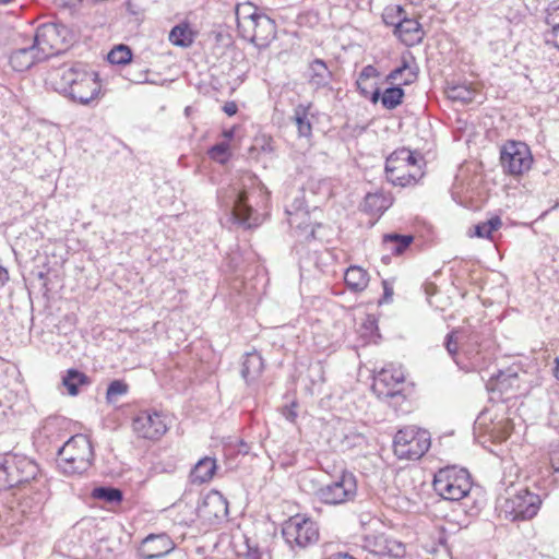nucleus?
<instances>
[{"instance_id":"f257e3e1","label":"nucleus","mask_w":559,"mask_h":559,"mask_svg":"<svg viewBox=\"0 0 559 559\" xmlns=\"http://www.w3.org/2000/svg\"><path fill=\"white\" fill-rule=\"evenodd\" d=\"M47 81L55 91L82 105H88L100 93L98 74L81 63L50 71Z\"/></svg>"},{"instance_id":"f03ea898","label":"nucleus","mask_w":559,"mask_h":559,"mask_svg":"<svg viewBox=\"0 0 559 559\" xmlns=\"http://www.w3.org/2000/svg\"><path fill=\"white\" fill-rule=\"evenodd\" d=\"M267 191L255 176L242 178V190L236 195L233 205L234 219L246 228L257 227L262 223L258 212L267 201Z\"/></svg>"},{"instance_id":"7ed1b4c3","label":"nucleus","mask_w":559,"mask_h":559,"mask_svg":"<svg viewBox=\"0 0 559 559\" xmlns=\"http://www.w3.org/2000/svg\"><path fill=\"white\" fill-rule=\"evenodd\" d=\"M94 460V451L85 435L71 437L58 451V467L67 476L84 474Z\"/></svg>"},{"instance_id":"20e7f679","label":"nucleus","mask_w":559,"mask_h":559,"mask_svg":"<svg viewBox=\"0 0 559 559\" xmlns=\"http://www.w3.org/2000/svg\"><path fill=\"white\" fill-rule=\"evenodd\" d=\"M38 472V465L23 454H0V491L35 479Z\"/></svg>"},{"instance_id":"39448f33","label":"nucleus","mask_w":559,"mask_h":559,"mask_svg":"<svg viewBox=\"0 0 559 559\" xmlns=\"http://www.w3.org/2000/svg\"><path fill=\"white\" fill-rule=\"evenodd\" d=\"M417 155L408 148L394 151L385 162V176L394 186L407 187L417 183L423 173Z\"/></svg>"},{"instance_id":"423d86ee","label":"nucleus","mask_w":559,"mask_h":559,"mask_svg":"<svg viewBox=\"0 0 559 559\" xmlns=\"http://www.w3.org/2000/svg\"><path fill=\"white\" fill-rule=\"evenodd\" d=\"M435 491L444 500L459 501L468 496L472 489L471 476L467 469L447 466L439 469L433 478Z\"/></svg>"},{"instance_id":"0eeeda50","label":"nucleus","mask_w":559,"mask_h":559,"mask_svg":"<svg viewBox=\"0 0 559 559\" xmlns=\"http://www.w3.org/2000/svg\"><path fill=\"white\" fill-rule=\"evenodd\" d=\"M430 448V435L427 430L414 426L400 429L394 436L393 450L399 459L418 460Z\"/></svg>"},{"instance_id":"6e6552de","label":"nucleus","mask_w":559,"mask_h":559,"mask_svg":"<svg viewBox=\"0 0 559 559\" xmlns=\"http://www.w3.org/2000/svg\"><path fill=\"white\" fill-rule=\"evenodd\" d=\"M357 479L350 472L343 471L337 477L322 485L316 492L317 498L328 506H341L355 500Z\"/></svg>"},{"instance_id":"1a4fd4ad","label":"nucleus","mask_w":559,"mask_h":559,"mask_svg":"<svg viewBox=\"0 0 559 559\" xmlns=\"http://www.w3.org/2000/svg\"><path fill=\"white\" fill-rule=\"evenodd\" d=\"M70 31L57 23H45L37 27L33 44L39 57L47 59L63 52L69 44Z\"/></svg>"},{"instance_id":"9d476101","label":"nucleus","mask_w":559,"mask_h":559,"mask_svg":"<svg viewBox=\"0 0 559 559\" xmlns=\"http://www.w3.org/2000/svg\"><path fill=\"white\" fill-rule=\"evenodd\" d=\"M282 535L292 549H305L319 539L316 522L301 514H296L284 522Z\"/></svg>"},{"instance_id":"9b49d317","label":"nucleus","mask_w":559,"mask_h":559,"mask_svg":"<svg viewBox=\"0 0 559 559\" xmlns=\"http://www.w3.org/2000/svg\"><path fill=\"white\" fill-rule=\"evenodd\" d=\"M404 381L403 369L388 365L374 376L371 389L379 399H389L392 405H399L405 401V395L402 393Z\"/></svg>"},{"instance_id":"f8f14e48","label":"nucleus","mask_w":559,"mask_h":559,"mask_svg":"<svg viewBox=\"0 0 559 559\" xmlns=\"http://www.w3.org/2000/svg\"><path fill=\"white\" fill-rule=\"evenodd\" d=\"M500 163L504 173L520 176L528 171L533 164L530 147L518 141H508L500 151Z\"/></svg>"},{"instance_id":"ddd939ff","label":"nucleus","mask_w":559,"mask_h":559,"mask_svg":"<svg viewBox=\"0 0 559 559\" xmlns=\"http://www.w3.org/2000/svg\"><path fill=\"white\" fill-rule=\"evenodd\" d=\"M542 504L538 495L527 489L520 490L513 497L506 500L504 512L512 521H525L533 519Z\"/></svg>"},{"instance_id":"4468645a","label":"nucleus","mask_w":559,"mask_h":559,"mask_svg":"<svg viewBox=\"0 0 559 559\" xmlns=\"http://www.w3.org/2000/svg\"><path fill=\"white\" fill-rule=\"evenodd\" d=\"M134 433L142 439L159 440L168 430L165 416L156 411H140L132 419Z\"/></svg>"},{"instance_id":"2eb2a0df","label":"nucleus","mask_w":559,"mask_h":559,"mask_svg":"<svg viewBox=\"0 0 559 559\" xmlns=\"http://www.w3.org/2000/svg\"><path fill=\"white\" fill-rule=\"evenodd\" d=\"M454 362L465 371H475L486 367L488 362L487 354L481 349L476 338H469L462 346L461 357L454 358Z\"/></svg>"},{"instance_id":"dca6fc26","label":"nucleus","mask_w":559,"mask_h":559,"mask_svg":"<svg viewBox=\"0 0 559 559\" xmlns=\"http://www.w3.org/2000/svg\"><path fill=\"white\" fill-rule=\"evenodd\" d=\"M198 511L201 518L210 522L221 521L228 515V502L219 491L212 490L205 496Z\"/></svg>"},{"instance_id":"f3484780","label":"nucleus","mask_w":559,"mask_h":559,"mask_svg":"<svg viewBox=\"0 0 559 559\" xmlns=\"http://www.w3.org/2000/svg\"><path fill=\"white\" fill-rule=\"evenodd\" d=\"M174 548L175 544L166 533L150 534L142 542L141 554L144 559H158Z\"/></svg>"},{"instance_id":"a211bd4d","label":"nucleus","mask_w":559,"mask_h":559,"mask_svg":"<svg viewBox=\"0 0 559 559\" xmlns=\"http://www.w3.org/2000/svg\"><path fill=\"white\" fill-rule=\"evenodd\" d=\"M243 19L253 29L252 41L263 45L275 37L276 25L269 16L253 12Z\"/></svg>"},{"instance_id":"6ab92c4d","label":"nucleus","mask_w":559,"mask_h":559,"mask_svg":"<svg viewBox=\"0 0 559 559\" xmlns=\"http://www.w3.org/2000/svg\"><path fill=\"white\" fill-rule=\"evenodd\" d=\"M396 28L394 33L406 44L414 45L420 43L424 36L418 21L406 17V14L402 19L397 20Z\"/></svg>"},{"instance_id":"aec40b11","label":"nucleus","mask_w":559,"mask_h":559,"mask_svg":"<svg viewBox=\"0 0 559 559\" xmlns=\"http://www.w3.org/2000/svg\"><path fill=\"white\" fill-rule=\"evenodd\" d=\"M45 60L39 57V51L32 46L15 49L10 56L11 67L19 72L28 70L35 62Z\"/></svg>"},{"instance_id":"412c9836","label":"nucleus","mask_w":559,"mask_h":559,"mask_svg":"<svg viewBox=\"0 0 559 559\" xmlns=\"http://www.w3.org/2000/svg\"><path fill=\"white\" fill-rule=\"evenodd\" d=\"M263 369L264 361L260 353L252 350L245 355L241 376L248 384L258 380Z\"/></svg>"},{"instance_id":"4be33fe9","label":"nucleus","mask_w":559,"mask_h":559,"mask_svg":"<svg viewBox=\"0 0 559 559\" xmlns=\"http://www.w3.org/2000/svg\"><path fill=\"white\" fill-rule=\"evenodd\" d=\"M403 98L404 90L400 85L388 87L383 93L380 92V88H376L370 96L371 103L376 104L381 100L382 106L389 110L395 109L400 106Z\"/></svg>"},{"instance_id":"5701e85b","label":"nucleus","mask_w":559,"mask_h":559,"mask_svg":"<svg viewBox=\"0 0 559 559\" xmlns=\"http://www.w3.org/2000/svg\"><path fill=\"white\" fill-rule=\"evenodd\" d=\"M344 282L350 292L361 293L368 286L369 274L358 265H350L344 274Z\"/></svg>"},{"instance_id":"b1692460","label":"nucleus","mask_w":559,"mask_h":559,"mask_svg":"<svg viewBox=\"0 0 559 559\" xmlns=\"http://www.w3.org/2000/svg\"><path fill=\"white\" fill-rule=\"evenodd\" d=\"M332 81V72L321 59H314L309 66V83L316 88L326 87Z\"/></svg>"},{"instance_id":"393cba45","label":"nucleus","mask_w":559,"mask_h":559,"mask_svg":"<svg viewBox=\"0 0 559 559\" xmlns=\"http://www.w3.org/2000/svg\"><path fill=\"white\" fill-rule=\"evenodd\" d=\"M217 468L216 460L210 456L201 459L192 468L190 478L193 484H204L210 481Z\"/></svg>"},{"instance_id":"a878e982","label":"nucleus","mask_w":559,"mask_h":559,"mask_svg":"<svg viewBox=\"0 0 559 559\" xmlns=\"http://www.w3.org/2000/svg\"><path fill=\"white\" fill-rule=\"evenodd\" d=\"M417 79V67H412L406 57L402 58V63L396 69L392 70L386 76L388 81L400 82V85H408Z\"/></svg>"},{"instance_id":"bb28decb","label":"nucleus","mask_w":559,"mask_h":559,"mask_svg":"<svg viewBox=\"0 0 559 559\" xmlns=\"http://www.w3.org/2000/svg\"><path fill=\"white\" fill-rule=\"evenodd\" d=\"M195 33L187 23L174 26L169 33V41L178 47H190L194 41Z\"/></svg>"},{"instance_id":"cd10ccee","label":"nucleus","mask_w":559,"mask_h":559,"mask_svg":"<svg viewBox=\"0 0 559 559\" xmlns=\"http://www.w3.org/2000/svg\"><path fill=\"white\" fill-rule=\"evenodd\" d=\"M311 104H299L294 109L293 120L297 127L299 136L309 138L312 134V124L309 120Z\"/></svg>"},{"instance_id":"c85d7f7f","label":"nucleus","mask_w":559,"mask_h":559,"mask_svg":"<svg viewBox=\"0 0 559 559\" xmlns=\"http://www.w3.org/2000/svg\"><path fill=\"white\" fill-rule=\"evenodd\" d=\"M447 94L448 97L454 102L468 104L475 99L477 91L472 86V84L462 83L449 85L447 88Z\"/></svg>"},{"instance_id":"c756f323","label":"nucleus","mask_w":559,"mask_h":559,"mask_svg":"<svg viewBox=\"0 0 559 559\" xmlns=\"http://www.w3.org/2000/svg\"><path fill=\"white\" fill-rule=\"evenodd\" d=\"M412 235L385 234L383 236V245L385 249L394 254H402L413 242Z\"/></svg>"},{"instance_id":"7c9ffc66","label":"nucleus","mask_w":559,"mask_h":559,"mask_svg":"<svg viewBox=\"0 0 559 559\" xmlns=\"http://www.w3.org/2000/svg\"><path fill=\"white\" fill-rule=\"evenodd\" d=\"M62 382L70 395H76L79 393V385L88 383V378L79 370L69 369Z\"/></svg>"},{"instance_id":"2f4dec72","label":"nucleus","mask_w":559,"mask_h":559,"mask_svg":"<svg viewBox=\"0 0 559 559\" xmlns=\"http://www.w3.org/2000/svg\"><path fill=\"white\" fill-rule=\"evenodd\" d=\"M386 209L385 205V199L378 193H368L365 197L364 203H362V210L366 213L376 215V214H382Z\"/></svg>"},{"instance_id":"473e14b6","label":"nucleus","mask_w":559,"mask_h":559,"mask_svg":"<svg viewBox=\"0 0 559 559\" xmlns=\"http://www.w3.org/2000/svg\"><path fill=\"white\" fill-rule=\"evenodd\" d=\"M92 496L95 499L104 500L108 503H118L122 500L121 490L114 487H96Z\"/></svg>"},{"instance_id":"72a5a7b5","label":"nucleus","mask_w":559,"mask_h":559,"mask_svg":"<svg viewBox=\"0 0 559 559\" xmlns=\"http://www.w3.org/2000/svg\"><path fill=\"white\" fill-rule=\"evenodd\" d=\"M502 225L500 217L495 216L487 222L479 223L475 226V235L480 238H490L492 233Z\"/></svg>"},{"instance_id":"f704fd0d","label":"nucleus","mask_w":559,"mask_h":559,"mask_svg":"<svg viewBox=\"0 0 559 559\" xmlns=\"http://www.w3.org/2000/svg\"><path fill=\"white\" fill-rule=\"evenodd\" d=\"M107 58L112 64H126L131 61L132 52L128 46L119 45L110 50Z\"/></svg>"},{"instance_id":"c9c22d12","label":"nucleus","mask_w":559,"mask_h":559,"mask_svg":"<svg viewBox=\"0 0 559 559\" xmlns=\"http://www.w3.org/2000/svg\"><path fill=\"white\" fill-rule=\"evenodd\" d=\"M129 385L122 380H114L109 383L106 391V400L114 403L119 396L128 393Z\"/></svg>"},{"instance_id":"e433bc0d","label":"nucleus","mask_w":559,"mask_h":559,"mask_svg":"<svg viewBox=\"0 0 559 559\" xmlns=\"http://www.w3.org/2000/svg\"><path fill=\"white\" fill-rule=\"evenodd\" d=\"M518 381L519 379L515 372H499L495 381V389L502 393L507 391L509 386L512 388L514 384L518 385Z\"/></svg>"},{"instance_id":"4c0bfd02","label":"nucleus","mask_w":559,"mask_h":559,"mask_svg":"<svg viewBox=\"0 0 559 559\" xmlns=\"http://www.w3.org/2000/svg\"><path fill=\"white\" fill-rule=\"evenodd\" d=\"M510 431L511 430L508 420H500L493 424L492 428H490V430L487 432L492 439L501 442L509 437Z\"/></svg>"},{"instance_id":"58836bf2","label":"nucleus","mask_w":559,"mask_h":559,"mask_svg":"<svg viewBox=\"0 0 559 559\" xmlns=\"http://www.w3.org/2000/svg\"><path fill=\"white\" fill-rule=\"evenodd\" d=\"M404 14H405V11L401 5L386 8L382 15L383 22L386 25L394 26V29H395L397 20L402 19Z\"/></svg>"},{"instance_id":"ea45409f","label":"nucleus","mask_w":559,"mask_h":559,"mask_svg":"<svg viewBox=\"0 0 559 559\" xmlns=\"http://www.w3.org/2000/svg\"><path fill=\"white\" fill-rule=\"evenodd\" d=\"M378 75H379L378 70L373 66L368 64L362 68L361 72L359 74V78L357 80V85H358V88L360 90L361 94L367 95V90L362 86L364 82H366L367 80H369L371 78H376Z\"/></svg>"},{"instance_id":"a19ab883","label":"nucleus","mask_w":559,"mask_h":559,"mask_svg":"<svg viewBox=\"0 0 559 559\" xmlns=\"http://www.w3.org/2000/svg\"><path fill=\"white\" fill-rule=\"evenodd\" d=\"M228 148L227 143H218L209 151V154L211 158L224 163L227 159Z\"/></svg>"},{"instance_id":"79ce46f5","label":"nucleus","mask_w":559,"mask_h":559,"mask_svg":"<svg viewBox=\"0 0 559 559\" xmlns=\"http://www.w3.org/2000/svg\"><path fill=\"white\" fill-rule=\"evenodd\" d=\"M445 348L449 355L454 358H460L461 353L457 352V341L454 340V332L449 333L445 337Z\"/></svg>"},{"instance_id":"37998d69","label":"nucleus","mask_w":559,"mask_h":559,"mask_svg":"<svg viewBox=\"0 0 559 559\" xmlns=\"http://www.w3.org/2000/svg\"><path fill=\"white\" fill-rule=\"evenodd\" d=\"M286 214L288 215V223L290 226H294V225H297L299 226V222H298V217L301 216H306L307 215V212H302L300 210V207H296L295 209V212H293L290 209H286Z\"/></svg>"},{"instance_id":"c03bdc74","label":"nucleus","mask_w":559,"mask_h":559,"mask_svg":"<svg viewBox=\"0 0 559 559\" xmlns=\"http://www.w3.org/2000/svg\"><path fill=\"white\" fill-rule=\"evenodd\" d=\"M548 23L552 26V34L556 38V47L559 49V22L556 21V16H551Z\"/></svg>"},{"instance_id":"a18cd8bd","label":"nucleus","mask_w":559,"mask_h":559,"mask_svg":"<svg viewBox=\"0 0 559 559\" xmlns=\"http://www.w3.org/2000/svg\"><path fill=\"white\" fill-rule=\"evenodd\" d=\"M223 110L227 116L230 117L237 112L238 107L235 102H227V103H225Z\"/></svg>"},{"instance_id":"49530a36","label":"nucleus","mask_w":559,"mask_h":559,"mask_svg":"<svg viewBox=\"0 0 559 559\" xmlns=\"http://www.w3.org/2000/svg\"><path fill=\"white\" fill-rule=\"evenodd\" d=\"M284 417L289 421H295L297 417V413L295 411V404H293L290 407H286L283 412Z\"/></svg>"},{"instance_id":"de8ad7c7","label":"nucleus","mask_w":559,"mask_h":559,"mask_svg":"<svg viewBox=\"0 0 559 559\" xmlns=\"http://www.w3.org/2000/svg\"><path fill=\"white\" fill-rule=\"evenodd\" d=\"M550 462L554 472L559 473V449L552 451Z\"/></svg>"},{"instance_id":"09e8293b","label":"nucleus","mask_w":559,"mask_h":559,"mask_svg":"<svg viewBox=\"0 0 559 559\" xmlns=\"http://www.w3.org/2000/svg\"><path fill=\"white\" fill-rule=\"evenodd\" d=\"M383 301L389 302L392 299L393 296V288L389 286L386 281H383Z\"/></svg>"},{"instance_id":"8fccbe9b","label":"nucleus","mask_w":559,"mask_h":559,"mask_svg":"<svg viewBox=\"0 0 559 559\" xmlns=\"http://www.w3.org/2000/svg\"><path fill=\"white\" fill-rule=\"evenodd\" d=\"M395 548H396L395 550L393 548H389V554L394 557H402L405 552L403 545L396 544Z\"/></svg>"},{"instance_id":"3c124183","label":"nucleus","mask_w":559,"mask_h":559,"mask_svg":"<svg viewBox=\"0 0 559 559\" xmlns=\"http://www.w3.org/2000/svg\"><path fill=\"white\" fill-rule=\"evenodd\" d=\"M326 559H356L353 556L346 552H335L331 554Z\"/></svg>"},{"instance_id":"603ef678","label":"nucleus","mask_w":559,"mask_h":559,"mask_svg":"<svg viewBox=\"0 0 559 559\" xmlns=\"http://www.w3.org/2000/svg\"><path fill=\"white\" fill-rule=\"evenodd\" d=\"M9 280V273L7 269L0 266V287H2Z\"/></svg>"},{"instance_id":"864d4df0","label":"nucleus","mask_w":559,"mask_h":559,"mask_svg":"<svg viewBox=\"0 0 559 559\" xmlns=\"http://www.w3.org/2000/svg\"><path fill=\"white\" fill-rule=\"evenodd\" d=\"M365 442V437L360 433L353 436V445H360Z\"/></svg>"},{"instance_id":"5fc2aeb1","label":"nucleus","mask_w":559,"mask_h":559,"mask_svg":"<svg viewBox=\"0 0 559 559\" xmlns=\"http://www.w3.org/2000/svg\"><path fill=\"white\" fill-rule=\"evenodd\" d=\"M248 559H261V555L258 551H249L247 555Z\"/></svg>"},{"instance_id":"6e6d98bb","label":"nucleus","mask_w":559,"mask_h":559,"mask_svg":"<svg viewBox=\"0 0 559 559\" xmlns=\"http://www.w3.org/2000/svg\"><path fill=\"white\" fill-rule=\"evenodd\" d=\"M554 374L557 378V380H559V358H556V367L554 370Z\"/></svg>"},{"instance_id":"4d7b16f0","label":"nucleus","mask_w":559,"mask_h":559,"mask_svg":"<svg viewBox=\"0 0 559 559\" xmlns=\"http://www.w3.org/2000/svg\"><path fill=\"white\" fill-rule=\"evenodd\" d=\"M224 134H225V136H227V138H231V136H233V131H231V130H229V131H225V133H224Z\"/></svg>"},{"instance_id":"13d9d810","label":"nucleus","mask_w":559,"mask_h":559,"mask_svg":"<svg viewBox=\"0 0 559 559\" xmlns=\"http://www.w3.org/2000/svg\"><path fill=\"white\" fill-rule=\"evenodd\" d=\"M13 0H0V4H8L12 2Z\"/></svg>"},{"instance_id":"bf43d9fd","label":"nucleus","mask_w":559,"mask_h":559,"mask_svg":"<svg viewBox=\"0 0 559 559\" xmlns=\"http://www.w3.org/2000/svg\"><path fill=\"white\" fill-rule=\"evenodd\" d=\"M420 1H421V0H411V2H412V3H415V4L419 3Z\"/></svg>"}]
</instances>
